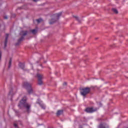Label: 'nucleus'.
Returning <instances> with one entry per match:
<instances>
[{
  "mask_svg": "<svg viewBox=\"0 0 128 128\" xmlns=\"http://www.w3.org/2000/svg\"><path fill=\"white\" fill-rule=\"evenodd\" d=\"M18 108H25L28 112H30V104L26 102V96H24L21 100L19 104H18Z\"/></svg>",
  "mask_w": 128,
  "mask_h": 128,
  "instance_id": "nucleus-1",
  "label": "nucleus"
},
{
  "mask_svg": "<svg viewBox=\"0 0 128 128\" xmlns=\"http://www.w3.org/2000/svg\"><path fill=\"white\" fill-rule=\"evenodd\" d=\"M90 92V88L89 87L82 88H80V94L81 96L86 98L88 94Z\"/></svg>",
  "mask_w": 128,
  "mask_h": 128,
  "instance_id": "nucleus-2",
  "label": "nucleus"
},
{
  "mask_svg": "<svg viewBox=\"0 0 128 128\" xmlns=\"http://www.w3.org/2000/svg\"><path fill=\"white\" fill-rule=\"evenodd\" d=\"M62 12H60L58 14H53L51 16V20H50V24H54L56 22L57 20H58L60 18V16H62Z\"/></svg>",
  "mask_w": 128,
  "mask_h": 128,
  "instance_id": "nucleus-3",
  "label": "nucleus"
},
{
  "mask_svg": "<svg viewBox=\"0 0 128 128\" xmlns=\"http://www.w3.org/2000/svg\"><path fill=\"white\" fill-rule=\"evenodd\" d=\"M20 36H22L20 39L18 40V42L16 44L15 46H20V42L22 41L24 38V36H26L28 34V31L22 30L20 32Z\"/></svg>",
  "mask_w": 128,
  "mask_h": 128,
  "instance_id": "nucleus-4",
  "label": "nucleus"
},
{
  "mask_svg": "<svg viewBox=\"0 0 128 128\" xmlns=\"http://www.w3.org/2000/svg\"><path fill=\"white\" fill-rule=\"evenodd\" d=\"M36 76L38 78V86H42V84H44V82L42 81V80H44V74L40 73H38L36 74Z\"/></svg>",
  "mask_w": 128,
  "mask_h": 128,
  "instance_id": "nucleus-5",
  "label": "nucleus"
},
{
  "mask_svg": "<svg viewBox=\"0 0 128 128\" xmlns=\"http://www.w3.org/2000/svg\"><path fill=\"white\" fill-rule=\"evenodd\" d=\"M23 86L27 90L28 93L30 94H32V84L28 83V82H24Z\"/></svg>",
  "mask_w": 128,
  "mask_h": 128,
  "instance_id": "nucleus-6",
  "label": "nucleus"
},
{
  "mask_svg": "<svg viewBox=\"0 0 128 128\" xmlns=\"http://www.w3.org/2000/svg\"><path fill=\"white\" fill-rule=\"evenodd\" d=\"M85 110L86 112L92 113V112H96V110H98V109L96 108L94 109L93 108H86Z\"/></svg>",
  "mask_w": 128,
  "mask_h": 128,
  "instance_id": "nucleus-7",
  "label": "nucleus"
},
{
  "mask_svg": "<svg viewBox=\"0 0 128 128\" xmlns=\"http://www.w3.org/2000/svg\"><path fill=\"white\" fill-rule=\"evenodd\" d=\"M64 114V110H58L56 114L57 116H60V114Z\"/></svg>",
  "mask_w": 128,
  "mask_h": 128,
  "instance_id": "nucleus-8",
  "label": "nucleus"
},
{
  "mask_svg": "<svg viewBox=\"0 0 128 128\" xmlns=\"http://www.w3.org/2000/svg\"><path fill=\"white\" fill-rule=\"evenodd\" d=\"M8 39V34H6V37L5 42L4 43V46L5 48H6V46Z\"/></svg>",
  "mask_w": 128,
  "mask_h": 128,
  "instance_id": "nucleus-9",
  "label": "nucleus"
},
{
  "mask_svg": "<svg viewBox=\"0 0 128 128\" xmlns=\"http://www.w3.org/2000/svg\"><path fill=\"white\" fill-rule=\"evenodd\" d=\"M19 66H20V68H22V70H24V64L20 63Z\"/></svg>",
  "mask_w": 128,
  "mask_h": 128,
  "instance_id": "nucleus-10",
  "label": "nucleus"
},
{
  "mask_svg": "<svg viewBox=\"0 0 128 128\" xmlns=\"http://www.w3.org/2000/svg\"><path fill=\"white\" fill-rule=\"evenodd\" d=\"M112 11L114 12L116 14H118V10L114 8H112Z\"/></svg>",
  "mask_w": 128,
  "mask_h": 128,
  "instance_id": "nucleus-11",
  "label": "nucleus"
},
{
  "mask_svg": "<svg viewBox=\"0 0 128 128\" xmlns=\"http://www.w3.org/2000/svg\"><path fill=\"white\" fill-rule=\"evenodd\" d=\"M74 18H76V20H78V22H81L82 20L80 19V18L78 16H74Z\"/></svg>",
  "mask_w": 128,
  "mask_h": 128,
  "instance_id": "nucleus-12",
  "label": "nucleus"
},
{
  "mask_svg": "<svg viewBox=\"0 0 128 128\" xmlns=\"http://www.w3.org/2000/svg\"><path fill=\"white\" fill-rule=\"evenodd\" d=\"M12 58H10V60H9V64H8L9 65L8 66V68H10V66H12Z\"/></svg>",
  "mask_w": 128,
  "mask_h": 128,
  "instance_id": "nucleus-13",
  "label": "nucleus"
},
{
  "mask_svg": "<svg viewBox=\"0 0 128 128\" xmlns=\"http://www.w3.org/2000/svg\"><path fill=\"white\" fill-rule=\"evenodd\" d=\"M98 128H106V126L102 124H100L98 126Z\"/></svg>",
  "mask_w": 128,
  "mask_h": 128,
  "instance_id": "nucleus-14",
  "label": "nucleus"
},
{
  "mask_svg": "<svg viewBox=\"0 0 128 128\" xmlns=\"http://www.w3.org/2000/svg\"><path fill=\"white\" fill-rule=\"evenodd\" d=\"M36 21L37 22L38 24H40V22H42V19L39 18L36 20Z\"/></svg>",
  "mask_w": 128,
  "mask_h": 128,
  "instance_id": "nucleus-15",
  "label": "nucleus"
},
{
  "mask_svg": "<svg viewBox=\"0 0 128 128\" xmlns=\"http://www.w3.org/2000/svg\"><path fill=\"white\" fill-rule=\"evenodd\" d=\"M32 34H36V30L34 29V30H32Z\"/></svg>",
  "mask_w": 128,
  "mask_h": 128,
  "instance_id": "nucleus-16",
  "label": "nucleus"
},
{
  "mask_svg": "<svg viewBox=\"0 0 128 128\" xmlns=\"http://www.w3.org/2000/svg\"><path fill=\"white\" fill-rule=\"evenodd\" d=\"M40 106H41V108H43L44 110V108H46V106H44V104H40Z\"/></svg>",
  "mask_w": 128,
  "mask_h": 128,
  "instance_id": "nucleus-17",
  "label": "nucleus"
},
{
  "mask_svg": "<svg viewBox=\"0 0 128 128\" xmlns=\"http://www.w3.org/2000/svg\"><path fill=\"white\" fill-rule=\"evenodd\" d=\"M14 128H18V124H16L14 123Z\"/></svg>",
  "mask_w": 128,
  "mask_h": 128,
  "instance_id": "nucleus-18",
  "label": "nucleus"
},
{
  "mask_svg": "<svg viewBox=\"0 0 128 128\" xmlns=\"http://www.w3.org/2000/svg\"><path fill=\"white\" fill-rule=\"evenodd\" d=\"M2 60V52L0 50V60Z\"/></svg>",
  "mask_w": 128,
  "mask_h": 128,
  "instance_id": "nucleus-19",
  "label": "nucleus"
},
{
  "mask_svg": "<svg viewBox=\"0 0 128 128\" xmlns=\"http://www.w3.org/2000/svg\"><path fill=\"white\" fill-rule=\"evenodd\" d=\"M67 84L66 82H64L63 84V86H66Z\"/></svg>",
  "mask_w": 128,
  "mask_h": 128,
  "instance_id": "nucleus-20",
  "label": "nucleus"
},
{
  "mask_svg": "<svg viewBox=\"0 0 128 128\" xmlns=\"http://www.w3.org/2000/svg\"><path fill=\"white\" fill-rule=\"evenodd\" d=\"M4 20H8V16H4Z\"/></svg>",
  "mask_w": 128,
  "mask_h": 128,
  "instance_id": "nucleus-21",
  "label": "nucleus"
},
{
  "mask_svg": "<svg viewBox=\"0 0 128 128\" xmlns=\"http://www.w3.org/2000/svg\"><path fill=\"white\" fill-rule=\"evenodd\" d=\"M38 0H33V1L34 2H38Z\"/></svg>",
  "mask_w": 128,
  "mask_h": 128,
  "instance_id": "nucleus-22",
  "label": "nucleus"
},
{
  "mask_svg": "<svg viewBox=\"0 0 128 128\" xmlns=\"http://www.w3.org/2000/svg\"><path fill=\"white\" fill-rule=\"evenodd\" d=\"M100 106H102V103H100Z\"/></svg>",
  "mask_w": 128,
  "mask_h": 128,
  "instance_id": "nucleus-23",
  "label": "nucleus"
},
{
  "mask_svg": "<svg viewBox=\"0 0 128 128\" xmlns=\"http://www.w3.org/2000/svg\"><path fill=\"white\" fill-rule=\"evenodd\" d=\"M13 16H14V17L16 16V14H14L13 15Z\"/></svg>",
  "mask_w": 128,
  "mask_h": 128,
  "instance_id": "nucleus-24",
  "label": "nucleus"
}]
</instances>
